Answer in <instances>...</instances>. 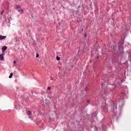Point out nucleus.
Wrapping results in <instances>:
<instances>
[{"label": "nucleus", "instance_id": "obj_1", "mask_svg": "<svg viewBox=\"0 0 131 131\" xmlns=\"http://www.w3.org/2000/svg\"><path fill=\"white\" fill-rule=\"evenodd\" d=\"M114 104V107L113 110V112H114V113H115V114H116V111L117 110V104L115 103H113Z\"/></svg>", "mask_w": 131, "mask_h": 131}, {"label": "nucleus", "instance_id": "obj_2", "mask_svg": "<svg viewBox=\"0 0 131 131\" xmlns=\"http://www.w3.org/2000/svg\"><path fill=\"white\" fill-rule=\"evenodd\" d=\"M7 49H8V47L7 46H4L2 49V53L4 54L5 52H6Z\"/></svg>", "mask_w": 131, "mask_h": 131}, {"label": "nucleus", "instance_id": "obj_3", "mask_svg": "<svg viewBox=\"0 0 131 131\" xmlns=\"http://www.w3.org/2000/svg\"><path fill=\"white\" fill-rule=\"evenodd\" d=\"M0 60L1 61H4V53L0 54Z\"/></svg>", "mask_w": 131, "mask_h": 131}, {"label": "nucleus", "instance_id": "obj_4", "mask_svg": "<svg viewBox=\"0 0 131 131\" xmlns=\"http://www.w3.org/2000/svg\"><path fill=\"white\" fill-rule=\"evenodd\" d=\"M6 38V36H0V40H2L3 39H5Z\"/></svg>", "mask_w": 131, "mask_h": 131}, {"label": "nucleus", "instance_id": "obj_5", "mask_svg": "<svg viewBox=\"0 0 131 131\" xmlns=\"http://www.w3.org/2000/svg\"><path fill=\"white\" fill-rule=\"evenodd\" d=\"M18 12H19L20 14L22 15V12H23V9L18 10Z\"/></svg>", "mask_w": 131, "mask_h": 131}, {"label": "nucleus", "instance_id": "obj_6", "mask_svg": "<svg viewBox=\"0 0 131 131\" xmlns=\"http://www.w3.org/2000/svg\"><path fill=\"white\" fill-rule=\"evenodd\" d=\"M12 76H13V74L12 73H11L9 76V78H12Z\"/></svg>", "mask_w": 131, "mask_h": 131}, {"label": "nucleus", "instance_id": "obj_7", "mask_svg": "<svg viewBox=\"0 0 131 131\" xmlns=\"http://www.w3.org/2000/svg\"><path fill=\"white\" fill-rule=\"evenodd\" d=\"M27 113L28 115H31V112L30 111H28Z\"/></svg>", "mask_w": 131, "mask_h": 131}, {"label": "nucleus", "instance_id": "obj_8", "mask_svg": "<svg viewBox=\"0 0 131 131\" xmlns=\"http://www.w3.org/2000/svg\"><path fill=\"white\" fill-rule=\"evenodd\" d=\"M15 8H16V9H20V8H21V7H20V6H19V5H16Z\"/></svg>", "mask_w": 131, "mask_h": 131}, {"label": "nucleus", "instance_id": "obj_9", "mask_svg": "<svg viewBox=\"0 0 131 131\" xmlns=\"http://www.w3.org/2000/svg\"><path fill=\"white\" fill-rule=\"evenodd\" d=\"M56 60H57V61H59V60H60V57L57 56V57H56Z\"/></svg>", "mask_w": 131, "mask_h": 131}, {"label": "nucleus", "instance_id": "obj_10", "mask_svg": "<svg viewBox=\"0 0 131 131\" xmlns=\"http://www.w3.org/2000/svg\"><path fill=\"white\" fill-rule=\"evenodd\" d=\"M36 58H38V57H39V54H37L36 55Z\"/></svg>", "mask_w": 131, "mask_h": 131}, {"label": "nucleus", "instance_id": "obj_11", "mask_svg": "<svg viewBox=\"0 0 131 131\" xmlns=\"http://www.w3.org/2000/svg\"><path fill=\"white\" fill-rule=\"evenodd\" d=\"M47 89L48 90H51V87H50V86L48 87Z\"/></svg>", "mask_w": 131, "mask_h": 131}, {"label": "nucleus", "instance_id": "obj_12", "mask_svg": "<svg viewBox=\"0 0 131 131\" xmlns=\"http://www.w3.org/2000/svg\"><path fill=\"white\" fill-rule=\"evenodd\" d=\"M84 36L85 37V36H86V34H84Z\"/></svg>", "mask_w": 131, "mask_h": 131}, {"label": "nucleus", "instance_id": "obj_13", "mask_svg": "<svg viewBox=\"0 0 131 131\" xmlns=\"http://www.w3.org/2000/svg\"><path fill=\"white\" fill-rule=\"evenodd\" d=\"M14 64L16 63V61H13Z\"/></svg>", "mask_w": 131, "mask_h": 131}, {"label": "nucleus", "instance_id": "obj_14", "mask_svg": "<svg viewBox=\"0 0 131 131\" xmlns=\"http://www.w3.org/2000/svg\"><path fill=\"white\" fill-rule=\"evenodd\" d=\"M1 14H4V11L1 13Z\"/></svg>", "mask_w": 131, "mask_h": 131}, {"label": "nucleus", "instance_id": "obj_15", "mask_svg": "<svg viewBox=\"0 0 131 131\" xmlns=\"http://www.w3.org/2000/svg\"><path fill=\"white\" fill-rule=\"evenodd\" d=\"M96 116V115H94V117H95Z\"/></svg>", "mask_w": 131, "mask_h": 131}, {"label": "nucleus", "instance_id": "obj_16", "mask_svg": "<svg viewBox=\"0 0 131 131\" xmlns=\"http://www.w3.org/2000/svg\"><path fill=\"white\" fill-rule=\"evenodd\" d=\"M83 30V29H82V31Z\"/></svg>", "mask_w": 131, "mask_h": 131}, {"label": "nucleus", "instance_id": "obj_17", "mask_svg": "<svg viewBox=\"0 0 131 131\" xmlns=\"http://www.w3.org/2000/svg\"><path fill=\"white\" fill-rule=\"evenodd\" d=\"M99 58V57H97V59Z\"/></svg>", "mask_w": 131, "mask_h": 131}, {"label": "nucleus", "instance_id": "obj_18", "mask_svg": "<svg viewBox=\"0 0 131 131\" xmlns=\"http://www.w3.org/2000/svg\"><path fill=\"white\" fill-rule=\"evenodd\" d=\"M93 114H94V115H95V113H94Z\"/></svg>", "mask_w": 131, "mask_h": 131}]
</instances>
